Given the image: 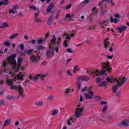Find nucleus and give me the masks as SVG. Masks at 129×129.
Here are the masks:
<instances>
[{
    "mask_svg": "<svg viewBox=\"0 0 129 129\" xmlns=\"http://www.w3.org/2000/svg\"><path fill=\"white\" fill-rule=\"evenodd\" d=\"M77 79H78L81 81H87L89 79V78L85 76L84 75L78 77Z\"/></svg>",
    "mask_w": 129,
    "mask_h": 129,
    "instance_id": "obj_4",
    "label": "nucleus"
},
{
    "mask_svg": "<svg viewBox=\"0 0 129 129\" xmlns=\"http://www.w3.org/2000/svg\"><path fill=\"white\" fill-rule=\"evenodd\" d=\"M79 70V69L78 68V65L75 66L74 68V70L73 71V72L74 73H76V72L78 70Z\"/></svg>",
    "mask_w": 129,
    "mask_h": 129,
    "instance_id": "obj_27",
    "label": "nucleus"
},
{
    "mask_svg": "<svg viewBox=\"0 0 129 129\" xmlns=\"http://www.w3.org/2000/svg\"><path fill=\"white\" fill-rule=\"evenodd\" d=\"M17 54H16L15 53L14 54H12L10 56L8 57H7L8 60V61H10L13 60L14 59H15V58L16 57Z\"/></svg>",
    "mask_w": 129,
    "mask_h": 129,
    "instance_id": "obj_8",
    "label": "nucleus"
},
{
    "mask_svg": "<svg viewBox=\"0 0 129 129\" xmlns=\"http://www.w3.org/2000/svg\"><path fill=\"white\" fill-rule=\"evenodd\" d=\"M18 34H14L12 35L10 37V38L11 39H13L14 38H15L18 36Z\"/></svg>",
    "mask_w": 129,
    "mask_h": 129,
    "instance_id": "obj_30",
    "label": "nucleus"
},
{
    "mask_svg": "<svg viewBox=\"0 0 129 129\" xmlns=\"http://www.w3.org/2000/svg\"><path fill=\"white\" fill-rule=\"evenodd\" d=\"M114 16L117 18H119L120 17L119 15L118 14H116L114 15Z\"/></svg>",
    "mask_w": 129,
    "mask_h": 129,
    "instance_id": "obj_60",
    "label": "nucleus"
},
{
    "mask_svg": "<svg viewBox=\"0 0 129 129\" xmlns=\"http://www.w3.org/2000/svg\"><path fill=\"white\" fill-rule=\"evenodd\" d=\"M36 48L39 51L43 50L46 49L45 47L40 44L36 46Z\"/></svg>",
    "mask_w": 129,
    "mask_h": 129,
    "instance_id": "obj_13",
    "label": "nucleus"
},
{
    "mask_svg": "<svg viewBox=\"0 0 129 129\" xmlns=\"http://www.w3.org/2000/svg\"><path fill=\"white\" fill-rule=\"evenodd\" d=\"M6 103L5 101L4 100H2L0 101V104L2 105H4Z\"/></svg>",
    "mask_w": 129,
    "mask_h": 129,
    "instance_id": "obj_49",
    "label": "nucleus"
},
{
    "mask_svg": "<svg viewBox=\"0 0 129 129\" xmlns=\"http://www.w3.org/2000/svg\"><path fill=\"white\" fill-rule=\"evenodd\" d=\"M56 38L55 37V36L53 35L52 36V38L51 40V42L53 44V45L55 44V42H56Z\"/></svg>",
    "mask_w": 129,
    "mask_h": 129,
    "instance_id": "obj_18",
    "label": "nucleus"
},
{
    "mask_svg": "<svg viewBox=\"0 0 129 129\" xmlns=\"http://www.w3.org/2000/svg\"><path fill=\"white\" fill-rule=\"evenodd\" d=\"M4 45L7 46H10V43L8 41H6L4 43Z\"/></svg>",
    "mask_w": 129,
    "mask_h": 129,
    "instance_id": "obj_45",
    "label": "nucleus"
},
{
    "mask_svg": "<svg viewBox=\"0 0 129 129\" xmlns=\"http://www.w3.org/2000/svg\"><path fill=\"white\" fill-rule=\"evenodd\" d=\"M113 80V82H112L114 83L115 82H116V84H117L119 83V78L118 79H117L116 78H113V80Z\"/></svg>",
    "mask_w": 129,
    "mask_h": 129,
    "instance_id": "obj_33",
    "label": "nucleus"
},
{
    "mask_svg": "<svg viewBox=\"0 0 129 129\" xmlns=\"http://www.w3.org/2000/svg\"><path fill=\"white\" fill-rule=\"evenodd\" d=\"M118 84L115 85L113 86L112 90L113 92L115 93L116 92L118 89V87L119 86V83Z\"/></svg>",
    "mask_w": 129,
    "mask_h": 129,
    "instance_id": "obj_12",
    "label": "nucleus"
},
{
    "mask_svg": "<svg viewBox=\"0 0 129 129\" xmlns=\"http://www.w3.org/2000/svg\"><path fill=\"white\" fill-rule=\"evenodd\" d=\"M66 51L70 53H72L73 52L72 50L70 48H68L66 50Z\"/></svg>",
    "mask_w": 129,
    "mask_h": 129,
    "instance_id": "obj_51",
    "label": "nucleus"
},
{
    "mask_svg": "<svg viewBox=\"0 0 129 129\" xmlns=\"http://www.w3.org/2000/svg\"><path fill=\"white\" fill-rule=\"evenodd\" d=\"M98 72V70H96V71H91L90 73V75H94L95 74H96Z\"/></svg>",
    "mask_w": 129,
    "mask_h": 129,
    "instance_id": "obj_35",
    "label": "nucleus"
},
{
    "mask_svg": "<svg viewBox=\"0 0 129 129\" xmlns=\"http://www.w3.org/2000/svg\"><path fill=\"white\" fill-rule=\"evenodd\" d=\"M114 23L115 24L118 23L119 21V19L116 18H115L114 19Z\"/></svg>",
    "mask_w": 129,
    "mask_h": 129,
    "instance_id": "obj_42",
    "label": "nucleus"
},
{
    "mask_svg": "<svg viewBox=\"0 0 129 129\" xmlns=\"http://www.w3.org/2000/svg\"><path fill=\"white\" fill-rule=\"evenodd\" d=\"M66 17L67 18H69L71 17V16L70 13H67L66 15Z\"/></svg>",
    "mask_w": 129,
    "mask_h": 129,
    "instance_id": "obj_48",
    "label": "nucleus"
},
{
    "mask_svg": "<svg viewBox=\"0 0 129 129\" xmlns=\"http://www.w3.org/2000/svg\"><path fill=\"white\" fill-rule=\"evenodd\" d=\"M52 20L50 18L48 19V21L47 23V25H49L51 23Z\"/></svg>",
    "mask_w": 129,
    "mask_h": 129,
    "instance_id": "obj_44",
    "label": "nucleus"
},
{
    "mask_svg": "<svg viewBox=\"0 0 129 129\" xmlns=\"http://www.w3.org/2000/svg\"><path fill=\"white\" fill-rule=\"evenodd\" d=\"M33 49H29L27 52V54L28 55H31L33 52Z\"/></svg>",
    "mask_w": 129,
    "mask_h": 129,
    "instance_id": "obj_20",
    "label": "nucleus"
},
{
    "mask_svg": "<svg viewBox=\"0 0 129 129\" xmlns=\"http://www.w3.org/2000/svg\"><path fill=\"white\" fill-rule=\"evenodd\" d=\"M76 84L77 85V86L78 89H80V86L81 85V82L80 81H77L76 83Z\"/></svg>",
    "mask_w": 129,
    "mask_h": 129,
    "instance_id": "obj_29",
    "label": "nucleus"
},
{
    "mask_svg": "<svg viewBox=\"0 0 129 129\" xmlns=\"http://www.w3.org/2000/svg\"><path fill=\"white\" fill-rule=\"evenodd\" d=\"M121 28L122 29V30L123 31L125 30L127 28V27L126 26H125L121 25Z\"/></svg>",
    "mask_w": 129,
    "mask_h": 129,
    "instance_id": "obj_50",
    "label": "nucleus"
},
{
    "mask_svg": "<svg viewBox=\"0 0 129 129\" xmlns=\"http://www.w3.org/2000/svg\"><path fill=\"white\" fill-rule=\"evenodd\" d=\"M71 4H69L66 7V9H69L71 8Z\"/></svg>",
    "mask_w": 129,
    "mask_h": 129,
    "instance_id": "obj_57",
    "label": "nucleus"
},
{
    "mask_svg": "<svg viewBox=\"0 0 129 129\" xmlns=\"http://www.w3.org/2000/svg\"><path fill=\"white\" fill-rule=\"evenodd\" d=\"M7 98L9 100L15 99L16 97L13 96H10L8 95L7 97Z\"/></svg>",
    "mask_w": 129,
    "mask_h": 129,
    "instance_id": "obj_32",
    "label": "nucleus"
},
{
    "mask_svg": "<svg viewBox=\"0 0 129 129\" xmlns=\"http://www.w3.org/2000/svg\"><path fill=\"white\" fill-rule=\"evenodd\" d=\"M11 87L12 90H17L18 89V86L12 85L11 86Z\"/></svg>",
    "mask_w": 129,
    "mask_h": 129,
    "instance_id": "obj_25",
    "label": "nucleus"
},
{
    "mask_svg": "<svg viewBox=\"0 0 129 129\" xmlns=\"http://www.w3.org/2000/svg\"><path fill=\"white\" fill-rule=\"evenodd\" d=\"M8 63L9 62L7 61L6 62L5 61H3V63L2 65L3 67V69L5 71L6 70V69L7 64H8Z\"/></svg>",
    "mask_w": 129,
    "mask_h": 129,
    "instance_id": "obj_15",
    "label": "nucleus"
},
{
    "mask_svg": "<svg viewBox=\"0 0 129 129\" xmlns=\"http://www.w3.org/2000/svg\"><path fill=\"white\" fill-rule=\"evenodd\" d=\"M107 84V82L106 81H102L100 82L98 84V86L103 87H106Z\"/></svg>",
    "mask_w": 129,
    "mask_h": 129,
    "instance_id": "obj_7",
    "label": "nucleus"
},
{
    "mask_svg": "<svg viewBox=\"0 0 129 129\" xmlns=\"http://www.w3.org/2000/svg\"><path fill=\"white\" fill-rule=\"evenodd\" d=\"M128 79V77H123L122 78H119V87L121 86Z\"/></svg>",
    "mask_w": 129,
    "mask_h": 129,
    "instance_id": "obj_3",
    "label": "nucleus"
},
{
    "mask_svg": "<svg viewBox=\"0 0 129 129\" xmlns=\"http://www.w3.org/2000/svg\"><path fill=\"white\" fill-rule=\"evenodd\" d=\"M59 47V45H57L56 46L55 49V50L56 53H57L59 51V49L58 47Z\"/></svg>",
    "mask_w": 129,
    "mask_h": 129,
    "instance_id": "obj_46",
    "label": "nucleus"
},
{
    "mask_svg": "<svg viewBox=\"0 0 129 129\" xmlns=\"http://www.w3.org/2000/svg\"><path fill=\"white\" fill-rule=\"evenodd\" d=\"M86 86H85L84 88H82L81 91L82 92H84L86 91Z\"/></svg>",
    "mask_w": 129,
    "mask_h": 129,
    "instance_id": "obj_59",
    "label": "nucleus"
},
{
    "mask_svg": "<svg viewBox=\"0 0 129 129\" xmlns=\"http://www.w3.org/2000/svg\"><path fill=\"white\" fill-rule=\"evenodd\" d=\"M107 106H104L102 110V112L103 113L105 112L107 109Z\"/></svg>",
    "mask_w": 129,
    "mask_h": 129,
    "instance_id": "obj_40",
    "label": "nucleus"
},
{
    "mask_svg": "<svg viewBox=\"0 0 129 129\" xmlns=\"http://www.w3.org/2000/svg\"><path fill=\"white\" fill-rule=\"evenodd\" d=\"M44 42L43 40L41 39H39L37 42V43L39 44H42Z\"/></svg>",
    "mask_w": 129,
    "mask_h": 129,
    "instance_id": "obj_39",
    "label": "nucleus"
},
{
    "mask_svg": "<svg viewBox=\"0 0 129 129\" xmlns=\"http://www.w3.org/2000/svg\"><path fill=\"white\" fill-rule=\"evenodd\" d=\"M7 83L9 86H10L11 85H12V83L11 82L9 81H7Z\"/></svg>",
    "mask_w": 129,
    "mask_h": 129,
    "instance_id": "obj_64",
    "label": "nucleus"
},
{
    "mask_svg": "<svg viewBox=\"0 0 129 129\" xmlns=\"http://www.w3.org/2000/svg\"><path fill=\"white\" fill-rule=\"evenodd\" d=\"M16 13V12L15 11L13 8L12 9L10 10L9 12V14Z\"/></svg>",
    "mask_w": 129,
    "mask_h": 129,
    "instance_id": "obj_34",
    "label": "nucleus"
},
{
    "mask_svg": "<svg viewBox=\"0 0 129 129\" xmlns=\"http://www.w3.org/2000/svg\"><path fill=\"white\" fill-rule=\"evenodd\" d=\"M93 98L94 100L96 101H98L100 100L101 99V97L100 96H94Z\"/></svg>",
    "mask_w": 129,
    "mask_h": 129,
    "instance_id": "obj_26",
    "label": "nucleus"
},
{
    "mask_svg": "<svg viewBox=\"0 0 129 129\" xmlns=\"http://www.w3.org/2000/svg\"><path fill=\"white\" fill-rule=\"evenodd\" d=\"M46 55L47 58H48L50 56L52 55V56L54 55L53 51L51 50L47 51L46 53Z\"/></svg>",
    "mask_w": 129,
    "mask_h": 129,
    "instance_id": "obj_6",
    "label": "nucleus"
},
{
    "mask_svg": "<svg viewBox=\"0 0 129 129\" xmlns=\"http://www.w3.org/2000/svg\"><path fill=\"white\" fill-rule=\"evenodd\" d=\"M23 59L22 58L20 57H19L18 58V59L17 60L18 65L17 66L18 68H19V67L21 66V63L23 62Z\"/></svg>",
    "mask_w": 129,
    "mask_h": 129,
    "instance_id": "obj_11",
    "label": "nucleus"
},
{
    "mask_svg": "<svg viewBox=\"0 0 129 129\" xmlns=\"http://www.w3.org/2000/svg\"><path fill=\"white\" fill-rule=\"evenodd\" d=\"M109 42H107V41H106V40H105L104 42V48H108V47H107L108 45H109Z\"/></svg>",
    "mask_w": 129,
    "mask_h": 129,
    "instance_id": "obj_28",
    "label": "nucleus"
},
{
    "mask_svg": "<svg viewBox=\"0 0 129 129\" xmlns=\"http://www.w3.org/2000/svg\"><path fill=\"white\" fill-rule=\"evenodd\" d=\"M89 0H85L83 2V4L84 5H85L87 4Z\"/></svg>",
    "mask_w": 129,
    "mask_h": 129,
    "instance_id": "obj_63",
    "label": "nucleus"
},
{
    "mask_svg": "<svg viewBox=\"0 0 129 129\" xmlns=\"http://www.w3.org/2000/svg\"><path fill=\"white\" fill-rule=\"evenodd\" d=\"M116 30L120 34L122 32V30L121 27H118L117 28Z\"/></svg>",
    "mask_w": 129,
    "mask_h": 129,
    "instance_id": "obj_38",
    "label": "nucleus"
},
{
    "mask_svg": "<svg viewBox=\"0 0 129 129\" xmlns=\"http://www.w3.org/2000/svg\"><path fill=\"white\" fill-rule=\"evenodd\" d=\"M109 63L108 62L102 63L103 68L105 69V70H103L101 71L100 72L99 74L101 75H103L105 74V71H107L109 73L110 72V70L112 69V68L109 65Z\"/></svg>",
    "mask_w": 129,
    "mask_h": 129,
    "instance_id": "obj_1",
    "label": "nucleus"
},
{
    "mask_svg": "<svg viewBox=\"0 0 129 129\" xmlns=\"http://www.w3.org/2000/svg\"><path fill=\"white\" fill-rule=\"evenodd\" d=\"M10 64L13 65L14 66H16L17 65V62L16 59H14L13 60L9 61Z\"/></svg>",
    "mask_w": 129,
    "mask_h": 129,
    "instance_id": "obj_17",
    "label": "nucleus"
},
{
    "mask_svg": "<svg viewBox=\"0 0 129 129\" xmlns=\"http://www.w3.org/2000/svg\"><path fill=\"white\" fill-rule=\"evenodd\" d=\"M48 75V73H46L45 74H41V75L38 74L37 75L38 76L39 78L41 79L42 80H43L44 78L46 77Z\"/></svg>",
    "mask_w": 129,
    "mask_h": 129,
    "instance_id": "obj_14",
    "label": "nucleus"
},
{
    "mask_svg": "<svg viewBox=\"0 0 129 129\" xmlns=\"http://www.w3.org/2000/svg\"><path fill=\"white\" fill-rule=\"evenodd\" d=\"M107 103L105 101H102L100 102V104L101 105H103V104L107 105Z\"/></svg>",
    "mask_w": 129,
    "mask_h": 129,
    "instance_id": "obj_53",
    "label": "nucleus"
},
{
    "mask_svg": "<svg viewBox=\"0 0 129 129\" xmlns=\"http://www.w3.org/2000/svg\"><path fill=\"white\" fill-rule=\"evenodd\" d=\"M53 96L51 95H50L47 98V99L48 100H53Z\"/></svg>",
    "mask_w": 129,
    "mask_h": 129,
    "instance_id": "obj_41",
    "label": "nucleus"
},
{
    "mask_svg": "<svg viewBox=\"0 0 129 129\" xmlns=\"http://www.w3.org/2000/svg\"><path fill=\"white\" fill-rule=\"evenodd\" d=\"M111 78H112V79L109 77H107L106 79V80L108 82H111L112 83V80H113V77L112 76H111Z\"/></svg>",
    "mask_w": 129,
    "mask_h": 129,
    "instance_id": "obj_21",
    "label": "nucleus"
},
{
    "mask_svg": "<svg viewBox=\"0 0 129 129\" xmlns=\"http://www.w3.org/2000/svg\"><path fill=\"white\" fill-rule=\"evenodd\" d=\"M31 58L32 59V60L35 61H36L38 60V59H39V57L36 56L34 57V56H32L31 57Z\"/></svg>",
    "mask_w": 129,
    "mask_h": 129,
    "instance_id": "obj_19",
    "label": "nucleus"
},
{
    "mask_svg": "<svg viewBox=\"0 0 129 129\" xmlns=\"http://www.w3.org/2000/svg\"><path fill=\"white\" fill-rule=\"evenodd\" d=\"M11 121V120L9 118L7 119L5 121L4 124V127H5L6 125L9 124Z\"/></svg>",
    "mask_w": 129,
    "mask_h": 129,
    "instance_id": "obj_16",
    "label": "nucleus"
},
{
    "mask_svg": "<svg viewBox=\"0 0 129 129\" xmlns=\"http://www.w3.org/2000/svg\"><path fill=\"white\" fill-rule=\"evenodd\" d=\"M84 107L82 106L79 108L77 107L76 109V111H75V115L77 117H79L81 115L83 112Z\"/></svg>",
    "mask_w": 129,
    "mask_h": 129,
    "instance_id": "obj_2",
    "label": "nucleus"
},
{
    "mask_svg": "<svg viewBox=\"0 0 129 129\" xmlns=\"http://www.w3.org/2000/svg\"><path fill=\"white\" fill-rule=\"evenodd\" d=\"M29 7L30 9H32L33 10H34L35 11L37 9V8L35 7L34 6H29Z\"/></svg>",
    "mask_w": 129,
    "mask_h": 129,
    "instance_id": "obj_37",
    "label": "nucleus"
},
{
    "mask_svg": "<svg viewBox=\"0 0 129 129\" xmlns=\"http://www.w3.org/2000/svg\"><path fill=\"white\" fill-rule=\"evenodd\" d=\"M94 16V15L93 14H90L89 16V18L90 19H92Z\"/></svg>",
    "mask_w": 129,
    "mask_h": 129,
    "instance_id": "obj_61",
    "label": "nucleus"
},
{
    "mask_svg": "<svg viewBox=\"0 0 129 129\" xmlns=\"http://www.w3.org/2000/svg\"><path fill=\"white\" fill-rule=\"evenodd\" d=\"M101 79L100 78H97L95 80V82L96 83L99 84L100 82L101 81Z\"/></svg>",
    "mask_w": 129,
    "mask_h": 129,
    "instance_id": "obj_36",
    "label": "nucleus"
},
{
    "mask_svg": "<svg viewBox=\"0 0 129 129\" xmlns=\"http://www.w3.org/2000/svg\"><path fill=\"white\" fill-rule=\"evenodd\" d=\"M23 76H24V75L22 74L20 72H19V73L17 74V77L18 79L20 80L21 81H22L24 80Z\"/></svg>",
    "mask_w": 129,
    "mask_h": 129,
    "instance_id": "obj_10",
    "label": "nucleus"
},
{
    "mask_svg": "<svg viewBox=\"0 0 129 129\" xmlns=\"http://www.w3.org/2000/svg\"><path fill=\"white\" fill-rule=\"evenodd\" d=\"M63 45L65 47H67L68 46V44L67 43V41L66 40L64 41V42L63 43Z\"/></svg>",
    "mask_w": 129,
    "mask_h": 129,
    "instance_id": "obj_47",
    "label": "nucleus"
},
{
    "mask_svg": "<svg viewBox=\"0 0 129 129\" xmlns=\"http://www.w3.org/2000/svg\"><path fill=\"white\" fill-rule=\"evenodd\" d=\"M58 112V110L57 109H56L54 110L52 112V114L53 116H54L56 115Z\"/></svg>",
    "mask_w": 129,
    "mask_h": 129,
    "instance_id": "obj_31",
    "label": "nucleus"
},
{
    "mask_svg": "<svg viewBox=\"0 0 129 129\" xmlns=\"http://www.w3.org/2000/svg\"><path fill=\"white\" fill-rule=\"evenodd\" d=\"M35 104L39 106H42L43 104V102L42 101H36L35 102Z\"/></svg>",
    "mask_w": 129,
    "mask_h": 129,
    "instance_id": "obj_23",
    "label": "nucleus"
},
{
    "mask_svg": "<svg viewBox=\"0 0 129 129\" xmlns=\"http://www.w3.org/2000/svg\"><path fill=\"white\" fill-rule=\"evenodd\" d=\"M67 73L69 75L71 76L72 75V74L71 72H70V70H68L67 71Z\"/></svg>",
    "mask_w": 129,
    "mask_h": 129,
    "instance_id": "obj_55",
    "label": "nucleus"
},
{
    "mask_svg": "<svg viewBox=\"0 0 129 129\" xmlns=\"http://www.w3.org/2000/svg\"><path fill=\"white\" fill-rule=\"evenodd\" d=\"M54 6L52 3H51L49 5L48 7L46 12L47 13H46V14H48L49 13V12L50 11L52 10V8Z\"/></svg>",
    "mask_w": 129,
    "mask_h": 129,
    "instance_id": "obj_9",
    "label": "nucleus"
},
{
    "mask_svg": "<svg viewBox=\"0 0 129 129\" xmlns=\"http://www.w3.org/2000/svg\"><path fill=\"white\" fill-rule=\"evenodd\" d=\"M18 90L19 91H21L23 89L22 87L20 86H19L18 87Z\"/></svg>",
    "mask_w": 129,
    "mask_h": 129,
    "instance_id": "obj_58",
    "label": "nucleus"
},
{
    "mask_svg": "<svg viewBox=\"0 0 129 129\" xmlns=\"http://www.w3.org/2000/svg\"><path fill=\"white\" fill-rule=\"evenodd\" d=\"M129 120L127 119H124L122 120L121 123V125L125 126H127L129 125Z\"/></svg>",
    "mask_w": 129,
    "mask_h": 129,
    "instance_id": "obj_5",
    "label": "nucleus"
},
{
    "mask_svg": "<svg viewBox=\"0 0 129 129\" xmlns=\"http://www.w3.org/2000/svg\"><path fill=\"white\" fill-rule=\"evenodd\" d=\"M39 78L38 76L37 75H36V76H33V78L35 80H37L38 79V78Z\"/></svg>",
    "mask_w": 129,
    "mask_h": 129,
    "instance_id": "obj_56",
    "label": "nucleus"
},
{
    "mask_svg": "<svg viewBox=\"0 0 129 129\" xmlns=\"http://www.w3.org/2000/svg\"><path fill=\"white\" fill-rule=\"evenodd\" d=\"M106 55L108 58L110 59H111L112 58L113 56V55L110 56L106 54Z\"/></svg>",
    "mask_w": 129,
    "mask_h": 129,
    "instance_id": "obj_62",
    "label": "nucleus"
},
{
    "mask_svg": "<svg viewBox=\"0 0 129 129\" xmlns=\"http://www.w3.org/2000/svg\"><path fill=\"white\" fill-rule=\"evenodd\" d=\"M18 7L19 6L18 5H16L13 6L12 7V8L15 11L18 9Z\"/></svg>",
    "mask_w": 129,
    "mask_h": 129,
    "instance_id": "obj_43",
    "label": "nucleus"
},
{
    "mask_svg": "<svg viewBox=\"0 0 129 129\" xmlns=\"http://www.w3.org/2000/svg\"><path fill=\"white\" fill-rule=\"evenodd\" d=\"M35 21L36 22H41V20H40L38 18H36L35 19Z\"/></svg>",
    "mask_w": 129,
    "mask_h": 129,
    "instance_id": "obj_54",
    "label": "nucleus"
},
{
    "mask_svg": "<svg viewBox=\"0 0 129 129\" xmlns=\"http://www.w3.org/2000/svg\"><path fill=\"white\" fill-rule=\"evenodd\" d=\"M20 48L21 49V50L23 51L24 49V45H23L22 44H20Z\"/></svg>",
    "mask_w": 129,
    "mask_h": 129,
    "instance_id": "obj_52",
    "label": "nucleus"
},
{
    "mask_svg": "<svg viewBox=\"0 0 129 129\" xmlns=\"http://www.w3.org/2000/svg\"><path fill=\"white\" fill-rule=\"evenodd\" d=\"M84 95L85 98L87 99H91L93 98L88 93H85Z\"/></svg>",
    "mask_w": 129,
    "mask_h": 129,
    "instance_id": "obj_22",
    "label": "nucleus"
},
{
    "mask_svg": "<svg viewBox=\"0 0 129 129\" xmlns=\"http://www.w3.org/2000/svg\"><path fill=\"white\" fill-rule=\"evenodd\" d=\"M9 26L8 24L6 22H4L0 26L1 28H4L6 27H8Z\"/></svg>",
    "mask_w": 129,
    "mask_h": 129,
    "instance_id": "obj_24",
    "label": "nucleus"
}]
</instances>
